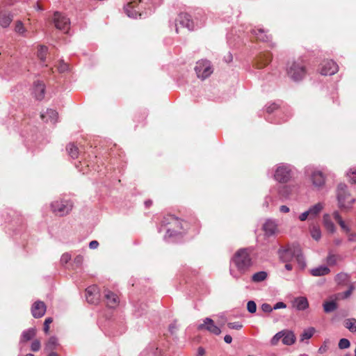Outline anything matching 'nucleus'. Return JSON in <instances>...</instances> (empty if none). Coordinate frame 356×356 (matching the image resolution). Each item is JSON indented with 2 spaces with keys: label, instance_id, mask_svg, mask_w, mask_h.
Segmentation results:
<instances>
[{
  "label": "nucleus",
  "instance_id": "nucleus-1",
  "mask_svg": "<svg viewBox=\"0 0 356 356\" xmlns=\"http://www.w3.org/2000/svg\"><path fill=\"white\" fill-rule=\"evenodd\" d=\"M252 248H245L238 250L231 259V275L238 280L246 273L253 264L251 254Z\"/></svg>",
  "mask_w": 356,
  "mask_h": 356
},
{
  "label": "nucleus",
  "instance_id": "nucleus-2",
  "mask_svg": "<svg viewBox=\"0 0 356 356\" xmlns=\"http://www.w3.org/2000/svg\"><path fill=\"white\" fill-rule=\"evenodd\" d=\"M187 228L188 223L186 222L181 220L173 215H167L161 221V227L159 232L164 229L165 231L164 239L170 241L174 236L181 234Z\"/></svg>",
  "mask_w": 356,
  "mask_h": 356
},
{
  "label": "nucleus",
  "instance_id": "nucleus-3",
  "mask_svg": "<svg viewBox=\"0 0 356 356\" xmlns=\"http://www.w3.org/2000/svg\"><path fill=\"white\" fill-rule=\"evenodd\" d=\"M162 0H133L129 1L124 7L125 13L131 18L136 19L147 15L143 9L151 11L152 7L160 4Z\"/></svg>",
  "mask_w": 356,
  "mask_h": 356
},
{
  "label": "nucleus",
  "instance_id": "nucleus-4",
  "mask_svg": "<svg viewBox=\"0 0 356 356\" xmlns=\"http://www.w3.org/2000/svg\"><path fill=\"white\" fill-rule=\"evenodd\" d=\"M337 197L338 206L342 211L350 210L355 200L348 191V187L345 184H339L337 186Z\"/></svg>",
  "mask_w": 356,
  "mask_h": 356
},
{
  "label": "nucleus",
  "instance_id": "nucleus-5",
  "mask_svg": "<svg viewBox=\"0 0 356 356\" xmlns=\"http://www.w3.org/2000/svg\"><path fill=\"white\" fill-rule=\"evenodd\" d=\"M288 76L294 81H301L306 75L305 65L302 60L289 63Z\"/></svg>",
  "mask_w": 356,
  "mask_h": 356
},
{
  "label": "nucleus",
  "instance_id": "nucleus-6",
  "mask_svg": "<svg viewBox=\"0 0 356 356\" xmlns=\"http://www.w3.org/2000/svg\"><path fill=\"white\" fill-rule=\"evenodd\" d=\"M280 259L287 262L291 257H294L299 266L303 269L306 266V261L300 249L298 247L288 248L280 252Z\"/></svg>",
  "mask_w": 356,
  "mask_h": 356
},
{
  "label": "nucleus",
  "instance_id": "nucleus-7",
  "mask_svg": "<svg viewBox=\"0 0 356 356\" xmlns=\"http://www.w3.org/2000/svg\"><path fill=\"white\" fill-rule=\"evenodd\" d=\"M292 177V168L286 163H280L277 165L275 173V179L280 183H287Z\"/></svg>",
  "mask_w": 356,
  "mask_h": 356
},
{
  "label": "nucleus",
  "instance_id": "nucleus-8",
  "mask_svg": "<svg viewBox=\"0 0 356 356\" xmlns=\"http://www.w3.org/2000/svg\"><path fill=\"white\" fill-rule=\"evenodd\" d=\"M306 173L315 188L321 190L323 188L325 184V176L321 170L308 167L306 168Z\"/></svg>",
  "mask_w": 356,
  "mask_h": 356
},
{
  "label": "nucleus",
  "instance_id": "nucleus-9",
  "mask_svg": "<svg viewBox=\"0 0 356 356\" xmlns=\"http://www.w3.org/2000/svg\"><path fill=\"white\" fill-rule=\"evenodd\" d=\"M195 71L198 78L204 80L213 72L211 63L207 60H200L196 63Z\"/></svg>",
  "mask_w": 356,
  "mask_h": 356
},
{
  "label": "nucleus",
  "instance_id": "nucleus-10",
  "mask_svg": "<svg viewBox=\"0 0 356 356\" xmlns=\"http://www.w3.org/2000/svg\"><path fill=\"white\" fill-rule=\"evenodd\" d=\"M52 211L59 216L67 215L72 209V204L70 200H57L51 204Z\"/></svg>",
  "mask_w": 356,
  "mask_h": 356
},
{
  "label": "nucleus",
  "instance_id": "nucleus-11",
  "mask_svg": "<svg viewBox=\"0 0 356 356\" xmlns=\"http://www.w3.org/2000/svg\"><path fill=\"white\" fill-rule=\"evenodd\" d=\"M52 23L57 29L64 33H68L70 27V20L63 13L55 12L53 15Z\"/></svg>",
  "mask_w": 356,
  "mask_h": 356
},
{
  "label": "nucleus",
  "instance_id": "nucleus-12",
  "mask_svg": "<svg viewBox=\"0 0 356 356\" xmlns=\"http://www.w3.org/2000/svg\"><path fill=\"white\" fill-rule=\"evenodd\" d=\"M178 24L182 27L187 28L188 30H193L195 25L191 17L188 13H181L178 15L175 24L176 33H178Z\"/></svg>",
  "mask_w": 356,
  "mask_h": 356
},
{
  "label": "nucleus",
  "instance_id": "nucleus-13",
  "mask_svg": "<svg viewBox=\"0 0 356 356\" xmlns=\"http://www.w3.org/2000/svg\"><path fill=\"white\" fill-rule=\"evenodd\" d=\"M339 70L338 65L332 60H327L321 63L320 72L322 75L331 76Z\"/></svg>",
  "mask_w": 356,
  "mask_h": 356
},
{
  "label": "nucleus",
  "instance_id": "nucleus-14",
  "mask_svg": "<svg viewBox=\"0 0 356 356\" xmlns=\"http://www.w3.org/2000/svg\"><path fill=\"white\" fill-rule=\"evenodd\" d=\"M197 330H205L216 335H219L221 333L220 329L215 325L213 321L210 318H206L203 323L198 325Z\"/></svg>",
  "mask_w": 356,
  "mask_h": 356
},
{
  "label": "nucleus",
  "instance_id": "nucleus-15",
  "mask_svg": "<svg viewBox=\"0 0 356 356\" xmlns=\"http://www.w3.org/2000/svg\"><path fill=\"white\" fill-rule=\"evenodd\" d=\"M86 298L90 304H97L99 300V291L97 286L92 285L86 289Z\"/></svg>",
  "mask_w": 356,
  "mask_h": 356
},
{
  "label": "nucleus",
  "instance_id": "nucleus-16",
  "mask_svg": "<svg viewBox=\"0 0 356 356\" xmlns=\"http://www.w3.org/2000/svg\"><path fill=\"white\" fill-rule=\"evenodd\" d=\"M46 305L40 300L35 301L31 307V314L35 318L42 317L46 312Z\"/></svg>",
  "mask_w": 356,
  "mask_h": 356
},
{
  "label": "nucleus",
  "instance_id": "nucleus-17",
  "mask_svg": "<svg viewBox=\"0 0 356 356\" xmlns=\"http://www.w3.org/2000/svg\"><path fill=\"white\" fill-rule=\"evenodd\" d=\"M45 85L40 81H36L33 83L32 94L37 100H42L44 97Z\"/></svg>",
  "mask_w": 356,
  "mask_h": 356
},
{
  "label": "nucleus",
  "instance_id": "nucleus-18",
  "mask_svg": "<svg viewBox=\"0 0 356 356\" xmlns=\"http://www.w3.org/2000/svg\"><path fill=\"white\" fill-rule=\"evenodd\" d=\"M40 118L45 122L55 124L57 122L58 113L54 109L48 108L45 112L41 113Z\"/></svg>",
  "mask_w": 356,
  "mask_h": 356
},
{
  "label": "nucleus",
  "instance_id": "nucleus-19",
  "mask_svg": "<svg viewBox=\"0 0 356 356\" xmlns=\"http://www.w3.org/2000/svg\"><path fill=\"white\" fill-rule=\"evenodd\" d=\"M271 60V56L269 53L260 54L255 61V65L257 68H262L267 65Z\"/></svg>",
  "mask_w": 356,
  "mask_h": 356
},
{
  "label": "nucleus",
  "instance_id": "nucleus-20",
  "mask_svg": "<svg viewBox=\"0 0 356 356\" xmlns=\"http://www.w3.org/2000/svg\"><path fill=\"white\" fill-rule=\"evenodd\" d=\"M293 307L298 311H304L309 307V302L306 297L300 296L294 299Z\"/></svg>",
  "mask_w": 356,
  "mask_h": 356
},
{
  "label": "nucleus",
  "instance_id": "nucleus-21",
  "mask_svg": "<svg viewBox=\"0 0 356 356\" xmlns=\"http://www.w3.org/2000/svg\"><path fill=\"white\" fill-rule=\"evenodd\" d=\"M13 15L9 12H0V26L2 28H7L13 21Z\"/></svg>",
  "mask_w": 356,
  "mask_h": 356
},
{
  "label": "nucleus",
  "instance_id": "nucleus-22",
  "mask_svg": "<svg viewBox=\"0 0 356 356\" xmlns=\"http://www.w3.org/2000/svg\"><path fill=\"white\" fill-rule=\"evenodd\" d=\"M36 334V330L34 327L29 328L24 330L22 333L21 338L19 340V344L27 342L35 337Z\"/></svg>",
  "mask_w": 356,
  "mask_h": 356
},
{
  "label": "nucleus",
  "instance_id": "nucleus-23",
  "mask_svg": "<svg viewBox=\"0 0 356 356\" xmlns=\"http://www.w3.org/2000/svg\"><path fill=\"white\" fill-rule=\"evenodd\" d=\"M263 229L266 235L271 236L275 233L277 224L273 220H267L264 224Z\"/></svg>",
  "mask_w": 356,
  "mask_h": 356
},
{
  "label": "nucleus",
  "instance_id": "nucleus-24",
  "mask_svg": "<svg viewBox=\"0 0 356 356\" xmlns=\"http://www.w3.org/2000/svg\"><path fill=\"white\" fill-rule=\"evenodd\" d=\"M282 343L286 346H291L296 342V336L292 331L290 330H282Z\"/></svg>",
  "mask_w": 356,
  "mask_h": 356
},
{
  "label": "nucleus",
  "instance_id": "nucleus-25",
  "mask_svg": "<svg viewBox=\"0 0 356 356\" xmlns=\"http://www.w3.org/2000/svg\"><path fill=\"white\" fill-rule=\"evenodd\" d=\"M330 272V268L324 265L319 266L310 270V273L314 277H319L327 275Z\"/></svg>",
  "mask_w": 356,
  "mask_h": 356
},
{
  "label": "nucleus",
  "instance_id": "nucleus-26",
  "mask_svg": "<svg viewBox=\"0 0 356 356\" xmlns=\"http://www.w3.org/2000/svg\"><path fill=\"white\" fill-rule=\"evenodd\" d=\"M292 191L293 187L289 185L280 186L277 189L278 195L282 199L289 198Z\"/></svg>",
  "mask_w": 356,
  "mask_h": 356
},
{
  "label": "nucleus",
  "instance_id": "nucleus-27",
  "mask_svg": "<svg viewBox=\"0 0 356 356\" xmlns=\"http://www.w3.org/2000/svg\"><path fill=\"white\" fill-rule=\"evenodd\" d=\"M324 208L323 202H318L314 205L310 207L308 209L310 218L316 217Z\"/></svg>",
  "mask_w": 356,
  "mask_h": 356
},
{
  "label": "nucleus",
  "instance_id": "nucleus-28",
  "mask_svg": "<svg viewBox=\"0 0 356 356\" xmlns=\"http://www.w3.org/2000/svg\"><path fill=\"white\" fill-rule=\"evenodd\" d=\"M323 223L325 229L331 232L334 233L336 230L335 226L334 223L332 222L330 216L327 213H325L323 216Z\"/></svg>",
  "mask_w": 356,
  "mask_h": 356
},
{
  "label": "nucleus",
  "instance_id": "nucleus-29",
  "mask_svg": "<svg viewBox=\"0 0 356 356\" xmlns=\"http://www.w3.org/2000/svg\"><path fill=\"white\" fill-rule=\"evenodd\" d=\"M58 346L57 337L55 336L51 337L45 344L44 350L46 351L54 352L53 350Z\"/></svg>",
  "mask_w": 356,
  "mask_h": 356
},
{
  "label": "nucleus",
  "instance_id": "nucleus-30",
  "mask_svg": "<svg viewBox=\"0 0 356 356\" xmlns=\"http://www.w3.org/2000/svg\"><path fill=\"white\" fill-rule=\"evenodd\" d=\"M66 150L72 159H74L78 158L79 150L74 143H69L66 147Z\"/></svg>",
  "mask_w": 356,
  "mask_h": 356
},
{
  "label": "nucleus",
  "instance_id": "nucleus-31",
  "mask_svg": "<svg viewBox=\"0 0 356 356\" xmlns=\"http://www.w3.org/2000/svg\"><path fill=\"white\" fill-rule=\"evenodd\" d=\"M268 273L266 271H259L252 275L251 280L254 283H259L266 280Z\"/></svg>",
  "mask_w": 356,
  "mask_h": 356
},
{
  "label": "nucleus",
  "instance_id": "nucleus-32",
  "mask_svg": "<svg viewBox=\"0 0 356 356\" xmlns=\"http://www.w3.org/2000/svg\"><path fill=\"white\" fill-rule=\"evenodd\" d=\"M252 33L259 40L267 42L268 41V36L265 33L264 30L262 29H254L252 30Z\"/></svg>",
  "mask_w": 356,
  "mask_h": 356
},
{
  "label": "nucleus",
  "instance_id": "nucleus-33",
  "mask_svg": "<svg viewBox=\"0 0 356 356\" xmlns=\"http://www.w3.org/2000/svg\"><path fill=\"white\" fill-rule=\"evenodd\" d=\"M350 275L346 273H339L335 276V282L338 284H344L350 280Z\"/></svg>",
  "mask_w": 356,
  "mask_h": 356
},
{
  "label": "nucleus",
  "instance_id": "nucleus-34",
  "mask_svg": "<svg viewBox=\"0 0 356 356\" xmlns=\"http://www.w3.org/2000/svg\"><path fill=\"white\" fill-rule=\"evenodd\" d=\"M310 234L313 239L319 241L321 238V230L318 225H312L310 227Z\"/></svg>",
  "mask_w": 356,
  "mask_h": 356
},
{
  "label": "nucleus",
  "instance_id": "nucleus-35",
  "mask_svg": "<svg viewBox=\"0 0 356 356\" xmlns=\"http://www.w3.org/2000/svg\"><path fill=\"white\" fill-rule=\"evenodd\" d=\"M323 309L326 313H330L334 312L337 308V305L334 301H327L323 305Z\"/></svg>",
  "mask_w": 356,
  "mask_h": 356
},
{
  "label": "nucleus",
  "instance_id": "nucleus-36",
  "mask_svg": "<svg viewBox=\"0 0 356 356\" xmlns=\"http://www.w3.org/2000/svg\"><path fill=\"white\" fill-rule=\"evenodd\" d=\"M315 332V328L314 327H309L303 331V332L301 334L300 340L302 341L309 339L312 337Z\"/></svg>",
  "mask_w": 356,
  "mask_h": 356
},
{
  "label": "nucleus",
  "instance_id": "nucleus-37",
  "mask_svg": "<svg viewBox=\"0 0 356 356\" xmlns=\"http://www.w3.org/2000/svg\"><path fill=\"white\" fill-rule=\"evenodd\" d=\"M345 327L351 332H356V319L348 318L345 321Z\"/></svg>",
  "mask_w": 356,
  "mask_h": 356
},
{
  "label": "nucleus",
  "instance_id": "nucleus-38",
  "mask_svg": "<svg viewBox=\"0 0 356 356\" xmlns=\"http://www.w3.org/2000/svg\"><path fill=\"white\" fill-rule=\"evenodd\" d=\"M47 50L48 49L46 46H40L38 50L37 56L42 63L45 62Z\"/></svg>",
  "mask_w": 356,
  "mask_h": 356
},
{
  "label": "nucleus",
  "instance_id": "nucleus-39",
  "mask_svg": "<svg viewBox=\"0 0 356 356\" xmlns=\"http://www.w3.org/2000/svg\"><path fill=\"white\" fill-rule=\"evenodd\" d=\"M349 181L352 184L356 183V167L351 168L346 173Z\"/></svg>",
  "mask_w": 356,
  "mask_h": 356
},
{
  "label": "nucleus",
  "instance_id": "nucleus-40",
  "mask_svg": "<svg viewBox=\"0 0 356 356\" xmlns=\"http://www.w3.org/2000/svg\"><path fill=\"white\" fill-rule=\"evenodd\" d=\"M340 258L339 255L330 252L327 257V264L329 266H334L337 264L338 259Z\"/></svg>",
  "mask_w": 356,
  "mask_h": 356
},
{
  "label": "nucleus",
  "instance_id": "nucleus-41",
  "mask_svg": "<svg viewBox=\"0 0 356 356\" xmlns=\"http://www.w3.org/2000/svg\"><path fill=\"white\" fill-rule=\"evenodd\" d=\"M58 71L60 73H64L69 70V65L64 62L63 60H60L57 67Z\"/></svg>",
  "mask_w": 356,
  "mask_h": 356
},
{
  "label": "nucleus",
  "instance_id": "nucleus-42",
  "mask_svg": "<svg viewBox=\"0 0 356 356\" xmlns=\"http://www.w3.org/2000/svg\"><path fill=\"white\" fill-rule=\"evenodd\" d=\"M83 256L81 254H78L75 257L73 261V265L76 268H81L83 263Z\"/></svg>",
  "mask_w": 356,
  "mask_h": 356
},
{
  "label": "nucleus",
  "instance_id": "nucleus-43",
  "mask_svg": "<svg viewBox=\"0 0 356 356\" xmlns=\"http://www.w3.org/2000/svg\"><path fill=\"white\" fill-rule=\"evenodd\" d=\"M283 331L278 332L276 333L273 338L270 340V344L272 346H275L277 344L278 341L282 338L283 337Z\"/></svg>",
  "mask_w": 356,
  "mask_h": 356
},
{
  "label": "nucleus",
  "instance_id": "nucleus-44",
  "mask_svg": "<svg viewBox=\"0 0 356 356\" xmlns=\"http://www.w3.org/2000/svg\"><path fill=\"white\" fill-rule=\"evenodd\" d=\"M15 31L20 35H24V33H25V28L24 27V25L21 21L17 22L15 27Z\"/></svg>",
  "mask_w": 356,
  "mask_h": 356
},
{
  "label": "nucleus",
  "instance_id": "nucleus-45",
  "mask_svg": "<svg viewBox=\"0 0 356 356\" xmlns=\"http://www.w3.org/2000/svg\"><path fill=\"white\" fill-rule=\"evenodd\" d=\"M247 309L251 314L255 313L257 311V305L255 302L253 300L248 301L247 304Z\"/></svg>",
  "mask_w": 356,
  "mask_h": 356
},
{
  "label": "nucleus",
  "instance_id": "nucleus-46",
  "mask_svg": "<svg viewBox=\"0 0 356 356\" xmlns=\"http://www.w3.org/2000/svg\"><path fill=\"white\" fill-rule=\"evenodd\" d=\"M41 343L38 339H35L32 341L31 345V350L33 352H37L40 349Z\"/></svg>",
  "mask_w": 356,
  "mask_h": 356
},
{
  "label": "nucleus",
  "instance_id": "nucleus-47",
  "mask_svg": "<svg viewBox=\"0 0 356 356\" xmlns=\"http://www.w3.org/2000/svg\"><path fill=\"white\" fill-rule=\"evenodd\" d=\"M350 341L347 339H341L339 342V348L340 349H346L350 347Z\"/></svg>",
  "mask_w": 356,
  "mask_h": 356
},
{
  "label": "nucleus",
  "instance_id": "nucleus-48",
  "mask_svg": "<svg viewBox=\"0 0 356 356\" xmlns=\"http://www.w3.org/2000/svg\"><path fill=\"white\" fill-rule=\"evenodd\" d=\"M72 256L70 253L65 252L60 257V263L63 265L67 264L71 260Z\"/></svg>",
  "mask_w": 356,
  "mask_h": 356
},
{
  "label": "nucleus",
  "instance_id": "nucleus-49",
  "mask_svg": "<svg viewBox=\"0 0 356 356\" xmlns=\"http://www.w3.org/2000/svg\"><path fill=\"white\" fill-rule=\"evenodd\" d=\"M227 326L230 329L241 330L243 327V325L239 322L228 323Z\"/></svg>",
  "mask_w": 356,
  "mask_h": 356
},
{
  "label": "nucleus",
  "instance_id": "nucleus-50",
  "mask_svg": "<svg viewBox=\"0 0 356 356\" xmlns=\"http://www.w3.org/2000/svg\"><path fill=\"white\" fill-rule=\"evenodd\" d=\"M52 321H53V319L51 317H49V318L45 319L44 323V332L46 334H47L49 332V324L51 323Z\"/></svg>",
  "mask_w": 356,
  "mask_h": 356
},
{
  "label": "nucleus",
  "instance_id": "nucleus-51",
  "mask_svg": "<svg viewBox=\"0 0 356 356\" xmlns=\"http://www.w3.org/2000/svg\"><path fill=\"white\" fill-rule=\"evenodd\" d=\"M261 310L264 312H266V313H270L273 310V307H271L269 304L268 303H263L261 305Z\"/></svg>",
  "mask_w": 356,
  "mask_h": 356
},
{
  "label": "nucleus",
  "instance_id": "nucleus-52",
  "mask_svg": "<svg viewBox=\"0 0 356 356\" xmlns=\"http://www.w3.org/2000/svg\"><path fill=\"white\" fill-rule=\"evenodd\" d=\"M352 293L350 292V291L347 290L341 293H338L337 295V298H341V299H347L350 296Z\"/></svg>",
  "mask_w": 356,
  "mask_h": 356
},
{
  "label": "nucleus",
  "instance_id": "nucleus-53",
  "mask_svg": "<svg viewBox=\"0 0 356 356\" xmlns=\"http://www.w3.org/2000/svg\"><path fill=\"white\" fill-rule=\"evenodd\" d=\"M277 108V105L275 103L270 104L268 106H266V112L268 113H273L274 111H275Z\"/></svg>",
  "mask_w": 356,
  "mask_h": 356
},
{
  "label": "nucleus",
  "instance_id": "nucleus-54",
  "mask_svg": "<svg viewBox=\"0 0 356 356\" xmlns=\"http://www.w3.org/2000/svg\"><path fill=\"white\" fill-rule=\"evenodd\" d=\"M273 309H284L286 307V305L283 302H277L273 307Z\"/></svg>",
  "mask_w": 356,
  "mask_h": 356
},
{
  "label": "nucleus",
  "instance_id": "nucleus-55",
  "mask_svg": "<svg viewBox=\"0 0 356 356\" xmlns=\"http://www.w3.org/2000/svg\"><path fill=\"white\" fill-rule=\"evenodd\" d=\"M309 216V211H308V210H307V211H305V212L302 213L299 216L298 218H299V220H300V221H305V220L307 219V218H308Z\"/></svg>",
  "mask_w": 356,
  "mask_h": 356
},
{
  "label": "nucleus",
  "instance_id": "nucleus-56",
  "mask_svg": "<svg viewBox=\"0 0 356 356\" xmlns=\"http://www.w3.org/2000/svg\"><path fill=\"white\" fill-rule=\"evenodd\" d=\"M332 216H333V218L334 219L338 222L339 223L341 221L343 220L341 216H340L339 211H335L333 212L332 213Z\"/></svg>",
  "mask_w": 356,
  "mask_h": 356
},
{
  "label": "nucleus",
  "instance_id": "nucleus-57",
  "mask_svg": "<svg viewBox=\"0 0 356 356\" xmlns=\"http://www.w3.org/2000/svg\"><path fill=\"white\" fill-rule=\"evenodd\" d=\"M338 224L341 227V229L343 230L346 233L350 232V228L346 225V223L343 220L341 221Z\"/></svg>",
  "mask_w": 356,
  "mask_h": 356
},
{
  "label": "nucleus",
  "instance_id": "nucleus-58",
  "mask_svg": "<svg viewBox=\"0 0 356 356\" xmlns=\"http://www.w3.org/2000/svg\"><path fill=\"white\" fill-rule=\"evenodd\" d=\"M99 246V242L97 241H92L89 243V248L92 250L97 249Z\"/></svg>",
  "mask_w": 356,
  "mask_h": 356
},
{
  "label": "nucleus",
  "instance_id": "nucleus-59",
  "mask_svg": "<svg viewBox=\"0 0 356 356\" xmlns=\"http://www.w3.org/2000/svg\"><path fill=\"white\" fill-rule=\"evenodd\" d=\"M348 241L350 242H355L356 241V233H348Z\"/></svg>",
  "mask_w": 356,
  "mask_h": 356
},
{
  "label": "nucleus",
  "instance_id": "nucleus-60",
  "mask_svg": "<svg viewBox=\"0 0 356 356\" xmlns=\"http://www.w3.org/2000/svg\"><path fill=\"white\" fill-rule=\"evenodd\" d=\"M330 343L329 339H326L323 342V345L319 348L320 352L325 350L327 348V344Z\"/></svg>",
  "mask_w": 356,
  "mask_h": 356
},
{
  "label": "nucleus",
  "instance_id": "nucleus-61",
  "mask_svg": "<svg viewBox=\"0 0 356 356\" xmlns=\"http://www.w3.org/2000/svg\"><path fill=\"white\" fill-rule=\"evenodd\" d=\"M280 212L282 213H289L290 209L289 208L286 206V205H282L280 207Z\"/></svg>",
  "mask_w": 356,
  "mask_h": 356
},
{
  "label": "nucleus",
  "instance_id": "nucleus-62",
  "mask_svg": "<svg viewBox=\"0 0 356 356\" xmlns=\"http://www.w3.org/2000/svg\"><path fill=\"white\" fill-rule=\"evenodd\" d=\"M224 341L227 343H230L232 341V337L230 335H225L224 337Z\"/></svg>",
  "mask_w": 356,
  "mask_h": 356
},
{
  "label": "nucleus",
  "instance_id": "nucleus-63",
  "mask_svg": "<svg viewBox=\"0 0 356 356\" xmlns=\"http://www.w3.org/2000/svg\"><path fill=\"white\" fill-rule=\"evenodd\" d=\"M176 329L177 327L175 323H172L169 325V331L171 332V334H173Z\"/></svg>",
  "mask_w": 356,
  "mask_h": 356
},
{
  "label": "nucleus",
  "instance_id": "nucleus-64",
  "mask_svg": "<svg viewBox=\"0 0 356 356\" xmlns=\"http://www.w3.org/2000/svg\"><path fill=\"white\" fill-rule=\"evenodd\" d=\"M204 353H205L204 349L202 347H200L197 350L198 356H204Z\"/></svg>",
  "mask_w": 356,
  "mask_h": 356
}]
</instances>
